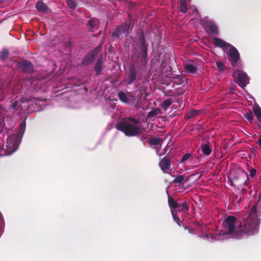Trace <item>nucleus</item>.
I'll return each instance as SVG.
<instances>
[{
	"label": "nucleus",
	"instance_id": "41",
	"mask_svg": "<svg viewBox=\"0 0 261 261\" xmlns=\"http://www.w3.org/2000/svg\"><path fill=\"white\" fill-rule=\"evenodd\" d=\"M256 173V170L254 168H251L250 170V176L251 177H253Z\"/></svg>",
	"mask_w": 261,
	"mask_h": 261
},
{
	"label": "nucleus",
	"instance_id": "17",
	"mask_svg": "<svg viewBox=\"0 0 261 261\" xmlns=\"http://www.w3.org/2000/svg\"><path fill=\"white\" fill-rule=\"evenodd\" d=\"M137 43L141 47V49H147V45L145 42V39L143 33L138 34V38L137 39Z\"/></svg>",
	"mask_w": 261,
	"mask_h": 261
},
{
	"label": "nucleus",
	"instance_id": "11",
	"mask_svg": "<svg viewBox=\"0 0 261 261\" xmlns=\"http://www.w3.org/2000/svg\"><path fill=\"white\" fill-rule=\"evenodd\" d=\"M204 28L206 32L213 36L218 34V28L216 25L211 21H207L205 22Z\"/></svg>",
	"mask_w": 261,
	"mask_h": 261
},
{
	"label": "nucleus",
	"instance_id": "15",
	"mask_svg": "<svg viewBox=\"0 0 261 261\" xmlns=\"http://www.w3.org/2000/svg\"><path fill=\"white\" fill-rule=\"evenodd\" d=\"M159 165L162 170L165 173V170H167L171 166V160L169 158H164L160 161Z\"/></svg>",
	"mask_w": 261,
	"mask_h": 261
},
{
	"label": "nucleus",
	"instance_id": "8",
	"mask_svg": "<svg viewBox=\"0 0 261 261\" xmlns=\"http://www.w3.org/2000/svg\"><path fill=\"white\" fill-rule=\"evenodd\" d=\"M118 96L121 101L128 105H133L136 100V97L132 94L127 95L124 92L119 91Z\"/></svg>",
	"mask_w": 261,
	"mask_h": 261
},
{
	"label": "nucleus",
	"instance_id": "18",
	"mask_svg": "<svg viewBox=\"0 0 261 261\" xmlns=\"http://www.w3.org/2000/svg\"><path fill=\"white\" fill-rule=\"evenodd\" d=\"M102 56L101 55L100 57L98 58V59L97 60L95 66H94V69L96 72V75H98L100 73L102 69Z\"/></svg>",
	"mask_w": 261,
	"mask_h": 261
},
{
	"label": "nucleus",
	"instance_id": "20",
	"mask_svg": "<svg viewBox=\"0 0 261 261\" xmlns=\"http://www.w3.org/2000/svg\"><path fill=\"white\" fill-rule=\"evenodd\" d=\"M201 148L202 153L205 155H209L212 152V149L210 147V143H207L204 144H202L201 145Z\"/></svg>",
	"mask_w": 261,
	"mask_h": 261
},
{
	"label": "nucleus",
	"instance_id": "35",
	"mask_svg": "<svg viewBox=\"0 0 261 261\" xmlns=\"http://www.w3.org/2000/svg\"><path fill=\"white\" fill-rule=\"evenodd\" d=\"M10 140H8L7 142V143L8 144V145H7V147H9V145H10V148L13 147V148L12 149H10V153H12V152H14L16 150V148H15L16 145V141L15 140L14 143H12V145H11V143H9V142H10Z\"/></svg>",
	"mask_w": 261,
	"mask_h": 261
},
{
	"label": "nucleus",
	"instance_id": "4",
	"mask_svg": "<svg viewBox=\"0 0 261 261\" xmlns=\"http://www.w3.org/2000/svg\"><path fill=\"white\" fill-rule=\"evenodd\" d=\"M162 50H153L154 57L156 58V61L158 63L161 62L159 69L163 71V70L166 67L167 65L169 63L172 55L168 53H163L160 52Z\"/></svg>",
	"mask_w": 261,
	"mask_h": 261
},
{
	"label": "nucleus",
	"instance_id": "19",
	"mask_svg": "<svg viewBox=\"0 0 261 261\" xmlns=\"http://www.w3.org/2000/svg\"><path fill=\"white\" fill-rule=\"evenodd\" d=\"M184 68L187 72L195 73L197 71V67L195 65L186 64L184 65Z\"/></svg>",
	"mask_w": 261,
	"mask_h": 261
},
{
	"label": "nucleus",
	"instance_id": "42",
	"mask_svg": "<svg viewBox=\"0 0 261 261\" xmlns=\"http://www.w3.org/2000/svg\"><path fill=\"white\" fill-rule=\"evenodd\" d=\"M25 127V122H22L20 124V129L21 130H22L23 129V131L24 130V128Z\"/></svg>",
	"mask_w": 261,
	"mask_h": 261
},
{
	"label": "nucleus",
	"instance_id": "7",
	"mask_svg": "<svg viewBox=\"0 0 261 261\" xmlns=\"http://www.w3.org/2000/svg\"><path fill=\"white\" fill-rule=\"evenodd\" d=\"M13 62L17 66H20V68L24 73L31 74L34 71V66L30 61L23 59L21 61L20 65L17 60H14Z\"/></svg>",
	"mask_w": 261,
	"mask_h": 261
},
{
	"label": "nucleus",
	"instance_id": "27",
	"mask_svg": "<svg viewBox=\"0 0 261 261\" xmlns=\"http://www.w3.org/2000/svg\"><path fill=\"white\" fill-rule=\"evenodd\" d=\"M159 110L157 109H153L151 111L149 112L147 114V117L148 118L151 119L155 118L156 115L159 113Z\"/></svg>",
	"mask_w": 261,
	"mask_h": 261
},
{
	"label": "nucleus",
	"instance_id": "46",
	"mask_svg": "<svg viewBox=\"0 0 261 261\" xmlns=\"http://www.w3.org/2000/svg\"><path fill=\"white\" fill-rule=\"evenodd\" d=\"M255 149H252V153H254V154H255Z\"/></svg>",
	"mask_w": 261,
	"mask_h": 261
},
{
	"label": "nucleus",
	"instance_id": "48",
	"mask_svg": "<svg viewBox=\"0 0 261 261\" xmlns=\"http://www.w3.org/2000/svg\"><path fill=\"white\" fill-rule=\"evenodd\" d=\"M101 48V46H100V47H97L96 48V49H100Z\"/></svg>",
	"mask_w": 261,
	"mask_h": 261
},
{
	"label": "nucleus",
	"instance_id": "13",
	"mask_svg": "<svg viewBox=\"0 0 261 261\" xmlns=\"http://www.w3.org/2000/svg\"><path fill=\"white\" fill-rule=\"evenodd\" d=\"M35 7L37 11L41 13H46L49 11L48 7L42 1H38Z\"/></svg>",
	"mask_w": 261,
	"mask_h": 261
},
{
	"label": "nucleus",
	"instance_id": "38",
	"mask_svg": "<svg viewBox=\"0 0 261 261\" xmlns=\"http://www.w3.org/2000/svg\"><path fill=\"white\" fill-rule=\"evenodd\" d=\"M127 121L129 120V122L131 123H133L135 125L136 124H138L139 123V121L135 118H132V117H128L127 118V119L126 120Z\"/></svg>",
	"mask_w": 261,
	"mask_h": 261
},
{
	"label": "nucleus",
	"instance_id": "16",
	"mask_svg": "<svg viewBox=\"0 0 261 261\" xmlns=\"http://www.w3.org/2000/svg\"><path fill=\"white\" fill-rule=\"evenodd\" d=\"M168 204L170 208V211H177L176 208L179 207V203L177 202L170 195L168 196Z\"/></svg>",
	"mask_w": 261,
	"mask_h": 261
},
{
	"label": "nucleus",
	"instance_id": "34",
	"mask_svg": "<svg viewBox=\"0 0 261 261\" xmlns=\"http://www.w3.org/2000/svg\"><path fill=\"white\" fill-rule=\"evenodd\" d=\"M216 66L218 70L219 71H223L225 69V66L224 64L220 61L216 62Z\"/></svg>",
	"mask_w": 261,
	"mask_h": 261
},
{
	"label": "nucleus",
	"instance_id": "14",
	"mask_svg": "<svg viewBox=\"0 0 261 261\" xmlns=\"http://www.w3.org/2000/svg\"><path fill=\"white\" fill-rule=\"evenodd\" d=\"M228 55L229 57V60L232 64L236 63L238 61L240 55L238 50H228Z\"/></svg>",
	"mask_w": 261,
	"mask_h": 261
},
{
	"label": "nucleus",
	"instance_id": "32",
	"mask_svg": "<svg viewBox=\"0 0 261 261\" xmlns=\"http://www.w3.org/2000/svg\"><path fill=\"white\" fill-rule=\"evenodd\" d=\"M172 101L171 99L165 100L162 104V108L163 110H166L171 104Z\"/></svg>",
	"mask_w": 261,
	"mask_h": 261
},
{
	"label": "nucleus",
	"instance_id": "28",
	"mask_svg": "<svg viewBox=\"0 0 261 261\" xmlns=\"http://www.w3.org/2000/svg\"><path fill=\"white\" fill-rule=\"evenodd\" d=\"M253 113L255 116L257 118L258 121L261 122V109L259 107L253 108Z\"/></svg>",
	"mask_w": 261,
	"mask_h": 261
},
{
	"label": "nucleus",
	"instance_id": "50",
	"mask_svg": "<svg viewBox=\"0 0 261 261\" xmlns=\"http://www.w3.org/2000/svg\"><path fill=\"white\" fill-rule=\"evenodd\" d=\"M243 191H246V189H243Z\"/></svg>",
	"mask_w": 261,
	"mask_h": 261
},
{
	"label": "nucleus",
	"instance_id": "31",
	"mask_svg": "<svg viewBox=\"0 0 261 261\" xmlns=\"http://www.w3.org/2000/svg\"><path fill=\"white\" fill-rule=\"evenodd\" d=\"M185 179V175H180L175 178L173 180V182L176 184H181Z\"/></svg>",
	"mask_w": 261,
	"mask_h": 261
},
{
	"label": "nucleus",
	"instance_id": "25",
	"mask_svg": "<svg viewBox=\"0 0 261 261\" xmlns=\"http://www.w3.org/2000/svg\"><path fill=\"white\" fill-rule=\"evenodd\" d=\"M199 113H200V111L198 110H191L186 115L185 117L186 119H189L194 116L198 115Z\"/></svg>",
	"mask_w": 261,
	"mask_h": 261
},
{
	"label": "nucleus",
	"instance_id": "49",
	"mask_svg": "<svg viewBox=\"0 0 261 261\" xmlns=\"http://www.w3.org/2000/svg\"><path fill=\"white\" fill-rule=\"evenodd\" d=\"M4 0H0V3H2Z\"/></svg>",
	"mask_w": 261,
	"mask_h": 261
},
{
	"label": "nucleus",
	"instance_id": "22",
	"mask_svg": "<svg viewBox=\"0 0 261 261\" xmlns=\"http://www.w3.org/2000/svg\"><path fill=\"white\" fill-rule=\"evenodd\" d=\"M88 25L92 29H97L98 28L99 22L97 19H91L89 20Z\"/></svg>",
	"mask_w": 261,
	"mask_h": 261
},
{
	"label": "nucleus",
	"instance_id": "30",
	"mask_svg": "<svg viewBox=\"0 0 261 261\" xmlns=\"http://www.w3.org/2000/svg\"><path fill=\"white\" fill-rule=\"evenodd\" d=\"M245 119L248 120L250 122H252L253 120V115L251 111H249L244 114Z\"/></svg>",
	"mask_w": 261,
	"mask_h": 261
},
{
	"label": "nucleus",
	"instance_id": "24",
	"mask_svg": "<svg viewBox=\"0 0 261 261\" xmlns=\"http://www.w3.org/2000/svg\"><path fill=\"white\" fill-rule=\"evenodd\" d=\"M177 211H171V213L173 218V220L176 222L177 224L180 227L181 226V221L177 215Z\"/></svg>",
	"mask_w": 261,
	"mask_h": 261
},
{
	"label": "nucleus",
	"instance_id": "36",
	"mask_svg": "<svg viewBox=\"0 0 261 261\" xmlns=\"http://www.w3.org/2000/svg\"><path fill=\"white\" fill-rule=\"evenodd\" d=\"M67 5L71 9H74L76 7V4L73 0H66Z\"/></svg>",
	"mask_w": 261,
	"mask_h": 261
},
{
	"label": "nucleus",
	"instance_id": "9",
	"mask_svg": "<svg viewBox=\"0 0 261 261\" xmlns=\"http://www.w3.org/2000/svg\"><path fill=\"white\" fill-rule=\"evenodd\" d=\"M237 73V83L240 87H245L247 84L248 77L247 74L243 71L238 70Z\"/></svg>",
	"mask_w": 261,
	"mask_h": 261
},
{
	"label": "nucleus",
	"instance_id": "12",
	"mask_svg": "<svg viewBox=\"0 0 261 261\" xmlns=\"http://www.w3.org/2000/svg\"><path fill=\"white\" fill-rule=\"evenodd\" d=\"M214 43L217 47H220L223 49H236L231 44L227 43L223 40L218 38L214 39Z\"/></svg>",
	"mask_w": 261,
	"mask_h": 261
},
{
	"label": "nucleus",
	"instance_id": "3",
	"mask_svg": "<svg viewBox=\"0 0 261 261\" xmlns=\"http://www.w3.org/2000/svg\"><path fill=\"white\" fill-rule=\"evenodd\" d=\"M236 218L232 216H229L223 221V227L225 233L231 235L233 238H238L237 229H239V224L235 226Z\"/></svg>",
	"mask_w": 261,
	"mask_h": 261
},
{
	"label": "nucleus",
	"instance_id": "33",
	"mask_svg": "<svg viewBox=\"0 0 261 261\" xmlns=\"http://www.w3.org/2000/svg\"><path fill=\"white\" fill-rule=\"evenodd\" d=\"M8 55L9 53L8 50H3L0 53V59L4 61L8 58Z\"/></svg>",
	"mask_w": 261,
	"mask_h": 261
},
{
	"label": "nucleus",
	"instance_id": "23",
	"mask_svg": "<svg viewBox=\"0 0 261 261\" xmlns=\"http://www.w3.org/2000/svg\"><path fill=\"white\" fill-rule=\"evenodd\" d=\"M179 9L182 13H185L187 12L188 10L187 0H179Z\"/></svg>",
	"mask_w": 261,
	"mask_h": 261
},
{
	"label": "nucleus",
	"instance_id": "39",
	"mask_svg": "<svg viewBox=\"0 0 261 261\" xmlns=\"http://www.w3.org/2000/svg\"><path fill=\"white\" fill-rule=\"evenodd\" d=\"M191 156V154L190 153H186V154H185L181 159V163H184L186 161H187Z\"/></svg>",
	"mask_w": 261,
	"mask_h": 261
},
{
	"label": "nucleus",
	"instance_id": "29",
	"mask_svg": "<svg viewBox=\"0 0 261 261\" xmlns=\"http://www.w3.org/2000/svg\"><path fill=\"white\" fill-rule=\"evenodd\" d=\"M231 182H232L231 183L232 185H233L234 186H236L241 185V184H244V183L245 182V181L243 179L241 182H240L239 177L235 176V177H234L233 181H231Z\"/></svg>",
	"mask_w": 261,
	"mask_h": 261
},
{
	"label": "nucleus",
	"instance_id": "40",
	"mask_svg": "<svg viewBox=\"0 0 261 261\" xmlns=\"http://www.w3.org/2000/svg\"><path fill=\"white\" fill-rule=\"evenodd\" d=\"M11 108L13 109H16V107L18 104V101L17 100H12L11 101Z\"/></svg>",
	"mask_w": 261,
	"mask_h": 261
},
{
	"label": "nucleus",
	"instance_id": "21",
	"mask_svg": "<svg viewBox=\"0 0 261 261\" xmlns=\"http://www.w3.org/2000/svg\"><path fill=\"white\" fill-rule=\"evenodd\" d=\"M177 208H178V210H177V211L178 212H181L182 211H185L186 212H188L189 210V206L188 205V204H187V202H186V201L179 203V207Z\"/></svg>",
	"mask_w": 261,
	"mask_h": 261
},
{
	"label": "nucleus",
	"instance_id": "47",
	"mask_svg": "<svg viewBox=\"0 0 261 261\" xmlns=\"http://www.w3.org/2000/svg\"><path fill=\"white\" fill-rule=\"evenodd\" d=\"M189 180V177H188L185 180V182Z\"/></svg>",
	"mask_w": 261,
	"mask_h": 261
},
{
	"label": "nucleus",
	"instance_id": "10",
	"mask_svg": "<svg viewBox=\"0 0 261 261\" xmlns=\"http://www.w3.org/2000/svg\"><path fill=\"white\" fill-rule=\"evenodd\" d=\"M96 50H92L83 59L82 64L85 66H88L92 63L95 60V56L98 54V52Z\"/></svg>",
	"mask_w": 261,
	"mask_h": 261
},
{
	"label": "nucleus",
	"instance_id": "6",
	"mask_svg": "<svg viewBox=\"0 0 261 261\" xmlns=\"http://www.w3.org/2000/svg\"><path fill=\"white\" fill-rule=\"evenodd\" d=\"M141 80V76L139 74L138 69L135 67L134 64H130L129 65L127 76L126 79V82L127 84L131 85L136 80Z\"/></svg>",
	"mask_w": 261,
	"mask_h": 261
},
{
	"label": "nucleus",
	"instance_id": "2",
	"mask_svg": "<svg viewBox=\"0 0 261 261\" xmlns=\"http://www.w3.org/2000/svg\"><path fill=\"white\" fill-rule=\"evenodd\" d=\"M116 128L124 133L126 136H137L142 132L140 127L127 120L121 121L117 123Z\"/></svg>",
	"mask_w": 261,
	"mask_h": 261
},
{
	"label": "nucleus",
	"instance_id": "37",
	"mask_svg": "<svg viewBox=\"0 0 261 261\" xmlns=\"http://www.w3.org/2000/svg\"><path fill=\"white\" fill-rule=\"evenodd\" d=\"M140 54L144 60V61L146 62L147 60V50H140Z\"/></svg>",
	"mask_w": 261,
	"mask_h": 261
},
{
	"label": "nucleus",
	"instance_id": "43",
	"mask_svg": "<svg viewBox=\"0 0 261 261\" xmlns=\"http://www.w3.org/2000/svg\"><path fill=\"white\" fill-rule=\"evenodd\" d=\"M71 43L69 42L66 43V47H71Z\"/></svg>",
	"mask_w": 261,
	"mask_h": 261
},
{
	"label": "nucleus",
	"instance_id": "1",
	"mask_svg": "<svg viewBox=\"0 0 261 261\" xmlns=\"http://www.w3.org/2000/svg\"><path fill=\"white\" fill-rule=\"evenodd\" d=\"M257 203L251 207L249 214L244 221L243 225L239 224V229H237L238 238H241L243 235L251 236L258 232L260 223L257 211Z\"/></svg>",
	"mask_w": 261,
	"mask_h": 261
},
{
	"label": "nucleus",
	"instance_id": "5",
	"mask_svg": "<svg viewBox=\"0 0 261 261\" xmlns=\"http://www.w3.org/2000/svg\"><path fill=\"white\" fill-rule=\"evenodd\" d=\"M133 27V26L130 25V22L126 21L124 23L122 24L116 29L112 33V36L114 39H118L122 37L123 36H126L130 30H132Z\"/></svg>",
	"mask_w": 261,
	"mask_h": 261
},
{
	"label": "nucleus",
	"instance_id": "45",
	"mask_svg": "<svg viewBox=\"0 0 261 261\" xmlns=\"http://www.w3.org/2000/svg\"><path fill=\"white\" fill-rule=\"evenodd\" d=\"M189 231L190 233H193L194 232V229H190Z\"/></svg>",
	"mask_w": 261,
	"mask_h": 261
},
{
	"label": "nucleus",
	"instance_id": "44",
	"mask_svg": "<svg viewBox=\"0 0 261 261\" xmlns=\"http://www.w3.org/2000/svg\"><path fill=\"white\" fill-rule=\"evenodd\" d=\"M148 95V93H145V97H144V98H145V99H147V97Z\"/></svg>",
	"mask_w": 261,
	"mask_h": 261
},
{
	"label": "nucleus",
	"instance_id": "26",
	"mask_svg": "<svg viewBox=\"0 0 261 261\" xmlns=\"http://www.w3.org/2000/svg\"><path fill=\"white\" fill-rule=\"evenodd\" d=\"M162 142V139L159 138H153L148 141L150 145H158Z\"/></svg>",
	"mask_w": 261,
	"mask_h": 261
}]
</instances>
